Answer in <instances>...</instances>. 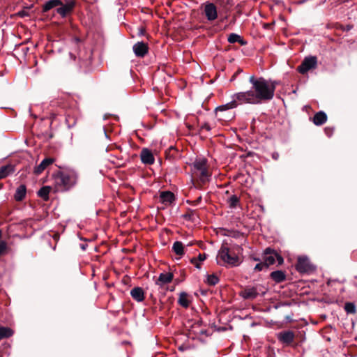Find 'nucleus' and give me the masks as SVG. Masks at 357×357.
<instances>
[{"instance_id":"obj_34","label":"nucleus","mask_w":357,"mask_h":357,"mask_svg":"<svg viewBox=\"0 0 357 357\" xmlns=\"http://www.w3.org/2000/svg\"><path fill=\"white\" fill-rule=\"evenodd\" d=\"M264 268H268V267L266 266V265L265 264V263H264V262H259V263H258V264L255 266V267L254 270H255V271H262Z\"/></svg>"},{"instance_id":"obj_28","label":"nucleus","mask_w":357,"mask_h":357,"mask_svg":"<svg viewBox=\"0 0 357 357\" xmlns=\"http://www.w3.org/2000/svg\"><path fill=\"white\" fill-rule=\"evenodd\" d=\"M219 282V278L217 275H207V279H206V282L207 284H208L209 285H215L216 284H218Z\"/></svg>"},{"instance_id":"obj_20","label":"nucleus","mask_w":357,"mask_h":357,"mask_svg":"<svg viewBox=\"0 0 357 357\" xmlns=\"http://www.w3.org/2000/svg\"><path fill=\"white\" fill-rule=\"evenodd\" d=\"M26 188L24 185H20L16 190L14 198L16 201L23 200L26 196Z\"/></svg>"},{"instance_id":"obj_46","label":"nucleus","mask_w":357,"mask_h":357,"mask_svg":"<svg viewBox=\"0 0 357 357\" xmlns=\"http://www.w3.org/2000/svg\"><path fill=\"white\" fill-rule=\"evenodd\" d=\"M125 153L126 154H129V155L130 154V153H129V152H125Z\"/></svg>"},{"instance_id":"obj_38","label":"nucleus","mask_w":357,"mask_h":357,"mask_svg":"<svg viewBox=\"0 0 357 357\" xmlns=\"http://www.w3.org/2000/svg\"><path fill=\"white\" fill-rule=\"evenodd\" d=\"M324 130H325L326 135L328 137H331L333 132V128H330V127L325 128Z\"/></svg>"},{"instance_id":"obj_44","label":"nucleus","mask_w":357,"mask_h":357,"mask_svg":"<svg viewBox=\"0 0 357 357\" xmlns=\"http://www.w3.org/2000/svg\"><path fill=\"white\" fill-rule=\"evenodd\" d=\"M245 156L250 157L252 156L250 153H248Z\"/></svg>"},{"instance_id":"obj_43","label":"nucleus","mask_w":357,"mask_h":357,"mask_svg":"<svg viewBox=\"0 0 357 357\" xmlns=\"http://www.w3.org/2000/svg\"><path fill=\"white\" fill-rule=\"evenodd\" d=\"M131 156L135 157V156H137V154H136V153H132V154H131Z\"/></svg>"},{"instance_id":"obj_10","label":"nucleus","mask_w":357,"mask_h":357,"mask_svg":"<svg viewBox=\"0 0 357 357\" xmlns=\"http://www.w3.org/2000/svg\"><path fill=\"white\" fill-rule=\"evenodd\" d=\"M278 340L286 344L292 343L295 338L294 333L291 331H284L279 333L277 335Z\"/></svg>"},{"instance_id":"obj_42","label":"nucleus","mask_w":357,"mask_h":357,"mask_svg":"<svg viewBox=\"0 0 357 357\" xmlns=\"http://www.w3.org/2000/svg\"><path fill=\"white\" fill-rule=\"evenodd\" d=\"M70 56L72 59L75 60V55L73 54V53H70Z\"/></svg>"},{"instance_id":"obj_11","label":"nucleus","mask_w":357,"mask_h":357,"mask_svg":"<svg viewBox=\"0 0 357 357\" xmlns=\"http://www.w3.org/2000/svg\"><path fill=\"white\" fill-rule=\"evenodd\" d=\"M204 13L208 21H213L218 17L217 8L214 3H206L204 6Z\"/></svg>"},{"instance_id":"obj_31","label":"nucleus","mask_w":357,"mask_h":357,"mask_svg":"<svg viewBox=\"0 0 357 357\" xmlns=\"http://www.w3.org/2000/svg\"><path fill=\"white\" fill-rule=\"evenodd\" d=\"M178 153V150L174 146H171L165 151V156H175Z\"/></svg>"},{"instance_id":"obj_40","label":"nucleus","mask_w":357,"mask_h":357,"mask_svg":"<svg viewBox=\"0 0 357 357\" xmlns=\"http://www.w3.org/2000/svg\"><path fill=\"white\" fill-rule=\"evenodd\" d=\"M222 1H223V3H225H225H226L227 5H229L230 6H231V5H232V4L231 3V0H222Z\"/></svg>"},{"instance_id":"obj_29","label":"nucleus","mask_w":357,"mask_h":357,"mask_svg":"<svg viewBox=\"0 0 357 357\" xmlns=\"http://www.w3.org/2000/svg\"><path fill=\"white\" fill-rule=\"evenodd\" d=\"M344 310L348 314L356 313V306L353 303H346L344 305Z\"/></svg>"},{"instance_id":"obj_12","label":"nucleus","mask_w":357,"mask_h":357,"mask_svg":"<svg viewBox=\"0 0 357 357\" xmlns=\"http://www.w3.org/2000/svg\"><path fill=\"white\" fill-rule=\"evenodd\" d=\"M55 160L53 158H45L43 161L35 167L33 172L35 174L39 175L45 171L49 166L53 164Z\"/></svg>"},{"instance_id":"obj_19","label":"nucleus","mask_w":357,"mask_h":357,"mask_svg":"<svg viewBox=\"0 0 357 357\" xmlns=\"http://www.w3.org/2000/svg\"><path fill=\"white\" fill-rule=\"evenodd\" d=\"M60 4H62L61 0H50L43 6L42 12L47 13L50 10L59 6Z\"/></svg>"},{"instance_id":"obj_45","label":"nucleus","mask_w":357,"mask_h":357,"mask_svg":"<svg viewBox=\"0 0 357 357\" xmlns=\"http://www.w3.org/2000/svg\"><path fill=\"white\" fill-rule=\"evenodd\" d=\"M235 77H236V76H235V75H234L232 76V77H231V80H233V79H235Z\"/></svg>"},{"instance_id":"obj_4","label":"nucleus","mask_w":357,"mask_h":357,"mask_svg":"<svg viewBox=\"0 0 357 357\" xmlns=\"http://www.w3.org/2000/svg\"><path fill=\"white\" fill-rule=\"evenodd\" d=\"M194 169L199 172V178L202 182H205L208 180L210 174L207 169V161L205 158H197L194 162Z\"/></svg>"},{"instance_id":"obj_33","label":"nucleus","mask_w":357,"mask_h":357,"mask_svg":"<svg viewBox=\"0 0 357 357\" xmlns=\"http://www.w3.org/2000/svg\"><path fill=\"white\" fill-rule=\"evenodd\" d=\"M141 160L145 165H152L155 161V158H141Z\"/></svg>"},{"instance_id":"obj_26","label":"nucleus","mask_w":357,"mask_h":357,"mask_svg":"<svg viewBox=\"0 0 357 357\" xmlns=\"http://www.w3.org/2000/svg\"><path fill=\"white\" fill-rule=\"evenodd\" d=\"M13 333L10 328L0 326V340L10 337Z\"/></svg>"},{"instance_id":"obj_2","label":"nucleus","mask_w":357,"mask_h":357,"mask_svg":"<svg viewBox=\"0 0 357 357\" xmlns=\"http://www.w3.org/2000/svg\"><path fill=\"white\" fill-rule=\"evenodd\" d=\"M55 192L67 191L77 183V174L72 169L59 171L52 175Z\"/></svg>"},{"instance_id":"obj_22","label":"nucleus","mask_w":357,"mask_h":357,"mask_svg":"<svg viewBox=\"0 0 357 357\" xmlns=\"http://www.w3.org/2000/svg\"><path fill=\"white\" fill-rule=\"evenodd\" d=\"M227 40L229 43H238L241 45H245L247 42L242 39L241 36L236 33H230L228 36Z\"/></svg>"},{"instance_id":"obj_18","label":"nucleus","mask_w":357,"mask_h":357,"mask_svg":"<svg viewBox=\"0 0 357 357\" xmlns=\"http://www.w3.org/2000/svg\"><path fill=\"white\" fill-rule=\"evenodd\" d=\"M191 303V300L190 298L189 295L185 292H181L179 294V297L178 299V303L182 306L183 307L187 308L189 307Z\"/></svg>"},{"instance_id":"obj_23","label":"nucleus","mask_w":357,"mask_h":357,"mask_svg":"<svg viewBox=\"0 0 357 357\" xmlns=\"http://www.w3.org/2000/svg\"><path fill=\"white\" fill-rule=\"evenodd\" d=\"M15 171L14 166L8 165L0 168V179L3 178Z\"/></svg>"},{"instance_id":"obj_8","label":"nucleus","mask_w":357,"mask_h":357,"mask_svg":"<svg viewBox=\"0 0 357 357\" xmlns=\"http://www.w3.org/2000/svg\"><path fill=\"white\" fill-rule=\"evenodd\" d=\"M59 6V7L56 8V13L62 17H66L73 12L75 6V1L68 0L66 1L65 3L62 2V4H60Z\"/></svg>"},{"instance_id":"obj_41","label":"nucleus","mask_w":357,"mask_h":357,"mask_svg":"<svg viewBox=\"0 0 357 357\" xmlns=\"http://www.w3.org/2000/svg\"><path fill=\"white\" fill-rule=\"evenodd\" d=\"M251 259H253L255 261H260L259 258L255 257H252Z\"/></svg>"},{"instance_id":"obj_37","label":"nucleus","mask_w":357,"mask_h":357,"mask_svg":"<svg viewBox=\"0 0 357 357\" xmlns=\"http://www.w3.org/2000/svg\"><path fill=\"white\" fill-rule=\"evenodd\" d=\"M6 243L1 241L0 243V255L6 250Z\"/></svg>"},{"instance_id":"obj_7","label":"nucleus","mask_w":357,"mask_h":357,"mask_svg":"<svg viewBox=\"0 0 357 357\" xmlns=\"http://www.w3.org/2000/svg\"><path fill=\"white\" fill-rule=\"evenodd\" d=\"M296 270L300 273H307L314 269L309 259L307 257H299L296 265Z\"/></svg>"},{"instance_id":"obj_15","label":"nucleus","mask_w":357,"mask_h":357,"mask_svg":"<svg viewBox=\"0 0 357 357\" xmlns=\"http://www.w3.org/2000/svg\"><path fill=\"white\" fill-rule=\"evenodd\" d=\"M258 286L247 287L241 292V296L245 299H254L258 294Z\"/></svg>"},{"instance_id":"obj_25","label":"nucleus","mask_w":357,"mask_h":357,"mask_svg":"<svg viewBox=\"0 0 357 357\" xmlns=\"http://www.w3.org/2000/svg\"><path fill=\"white\" fill-rule=\"evenodd\" d=\"M172 250L179 256H183L184 255V246L181 241L174 242L172 246Z\"/></svg>"},{"instance_id":"obj_17","label":"nucleus","mask_w":357,"mask_h":357,"mask_svg":"<svg viewBox=\"0 0 357 357\" xmlns=\"http://www.w3.org/2000/svg\"><path fill=\"white\" fill-rule=\"evenodd\" d=\"M132 298L137 302L144 300V291L141 287H135L130 291Z\"/></svg>"},{"instance_id":"obj_13","label":"nucleus","mask_w":357,"mask_h":357,"mask_svg":"<svg viewBox=\"0 0 357 357\" xmlns=\"http://www.w3.org/2000/svg\"><path fill=\"white\" fill-rule=\"evenodd\" d=\"M160 202L165 206H169L174 201V195L170 191H163L160 194Z\"/></svg>"},{"instance_id":"obj_32","label":"nucleus","mask_w":357,"mask_h":357,"mask_svg":"<svg viewBox=\"0 0 357 357\" xmlns=\"http://www.w3.org/2000/svg\"><path fill=\"white\" fill-rule=\"evenodd\" d=\"M139 156H153L151 151L147 148L142 149Z\"/></svg>"},{"instance_id":"obj_1","label":"nucleus","mask_w":357,"mask_h":357,"mask_svg":"<svg viewBox=\"0 0 357 357\" xmlns=\"http://www.w3.org/2000/svg\"><path fill=\"white\" fill-rule=\"evenodd\" d=\"M249 82L252 84V89L234 94V100L218 107L215 109L217 116H218V112L236 107L238 105L237 101L240 102L241 104L257 105L263 102L269 101L273 98L276 87L275 82L266 80L261 77H256L254 75L250 77Z\"/></svg>"},{"instance_id":"obj_35","label":"nucleus","mask_w":357,"mask_h":357,"mask_svg":"<svg viewBox=\"0 0 357 357\" xmlns=\"http://www.w3.org/2000/svg\"><path fill=\"white\" fill-rule=\"evenodd\" d=\"M29 8H25L24 9L19 11L17 13V15L21 17H26V16H29Z\"/></svg>"},{"instance_id":"obj_5","label":"nucleus","mask_w":357,"mask_h":357,"mask_svg":"<svg viewBox=\"0 0 357 357\" xmlns=\"http://www.w3.org/2000/svg\"><path fill=\"white\" fill-rule=\"evenodd\" d=\"M263 259L267 267L275 263H278V265H281L283 263V258L269 248L264 250Z\"/></svg>"},{"instance_id":"obj_30","label":"nucleus","mask_w":357,"mask_h":357,"mask_svg":"<svg viewBox=\"0 0 357 357\" xmlns=\"http://www.w3.org/2000/svg\"><path fill=\"white\" fill-rule=\"evenodd\" d=\"M239 202V199L236 195H232L228 199V204L231 208H235Z\"/></svg>"},{"instance_id":"obj_16","label":"nucleus","mask_w":357,"mask_h":357,"mask_svg":"<svg viewBox=\"0 0 357 357\" xmlns=\"http://www.w3.org/2000/svg\"><path fill=\"white\" fill-rule=\"evenodd\" d=\"M327 115L326 114L323 112V111H320V112H317L313 119H312V121L314 123V124H315L316 126H322L323 124H324L326 121H327Z\"/></svg>"},{"instance_id":"obj_27","label":"nucleus","mask_w":357,"mask_h":357,"mask_svg":"<svg viewBox=\"0 0 357 357\" xmlns=\"http://www.w3.org/2000/svg\"><path fill=\"white\" fill-rule=\"evenodd\" d=\"M206 257L205 254H199L198 255V257H194L192 258L190 261L192 264L195 265V266L197 268H200V263L201 261H203L206 259Z\"/></svg>"},{"instance_id":"obj_6","label":"nucleus","mask_w":357,"mask_h":357,"mask_svg":"<svg viewBox=\"0 0 357 357\" xmlns=\"http://www.w3.org/2000/svg\"><path fill=\"white\" fill-rule=\"evenodd\" d=\"M317 67V58L314 56L305 57L301 65L297 67V70L302 75L307 73Z\"/></svg>"},{"instance_id":"obj_39","label":"nucleus","mask_w":357,"mask_h":357,"mask_svg":"<svg viewBox=\"0 0 357 357\" xmlns=\"http://www.w3.org/2000/svg\"><path fill=\"white\" fill-rule=\"evenodd\" d=\"M113 148L118 149H119V150H120V152H121V153H123V149H122L121 146H116V145H112V146H108V147H107V150H110V149H113Z\"/></svg>"},{"instance_id":"obj_14","label":"nucleus","mask_w":357,"mask_h":357,"mask_svg":"<svg viewBox=\"0 0 357 357\" xmlns=\"http://www.w3.org/2000/svg\"><path fill=\"white\" fill-rule=\"evenodd\" d=\"M174 278V275L172 273H162L160 274L157 279L155 284L160 287L170 283Z\"/></svg>"},{"instance_id":"obj_9","label":"nucleus","mask_w":357,"mask_h":357,"mask_svg":"<svg viewBox=\"0 0 357 357\" xmlns=\"http://www.w3.org/2000/svg\"><path fill=\"white\" fill-rule=\"evenodd\" d=\"M132 50L136 56L143 58L149 52V46L144 42H137L133 45Z\"/></svg>"},{"instance_id":"obj_24","label":"nucleus","mask_w":357,"mask_h":357,"mask_svg":"<svg viewBox=\"0 0 357 357\" xmlns=\"http://www.w3.org/2000/svg\"><path fill=\"white\" fill-rule=\"evenodd\" d=\"M52 188L51 186H43L38 190V195L45 201H47L49 199V194Z\"/></svg>"},{"instance_id":"obj_3","label":"nucleus","mask_w":357,"mask_h":357,"mask_svg":"<svg viewBox=\"0 0 357 357\" xmlns=\"http://www.w3.org/2000/svg\"><path fill=\"white\" fill-rule=\"evenodd\" d=\"M218 264L220 266L234 267L238 266L241 261L239 257L231 253L227 245L222 244L216 257Z\"/></svg>"},{"instance_id":"obj_21","label":"nucleus","mask_w":357,"mask_h":357,"mask_svg":"<svg viewBox=\"0 0 357 357\" xmlns=\"http://www.w3.org/2000/svg\"><path fill=\"white\" fill-rule=\"evenodd\" d=\"M271 278L275 282H282L286 279V275L282 271H275L271 273Z\"/></svg>"},{"instance_id":"obj_36","label":"nucleus","mask_w":357,"mask_h":357,"mask_svg":"<svg viewBox=\"0 0 357 357\" xmlns=\"http://www.w3.org/2000/svg\"><path fill=\"white\" fill-rule=\"evenodd\" d=\"M211 129V128L210 125L208 123H205L202 126H201V127H200V132H202L204 130H206L207 131H210Z\"/></svg>"}]
</instances>
